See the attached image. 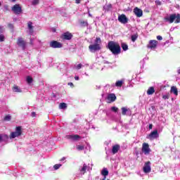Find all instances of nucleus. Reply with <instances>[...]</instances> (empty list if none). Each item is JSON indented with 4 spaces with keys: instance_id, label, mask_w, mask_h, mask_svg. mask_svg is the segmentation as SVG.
<instances>
[{
    "instance_id": "f257e3e1",
    "label": "nucleus",
    "mask_w": 180,
    "mask_h": 180,
    "mask_svg": "<svg viewBox=\"0 0 180 180\" xmlns=\"http://www.w3.org/2000/svg\"><path fill=\"white\" fill-rule=\"evenodd\" d=\"M108 49L114 56H119V54L122 53V48H120V44L113 41H110L108 42Z\"/></svg>"
},
{
    "instance_id": "f03ea898",
    "label": "nucleus",
    "mask_w": 180,
    "mask_h": 180,
    "mask_svg": "<svg viewBox=\"0 0 180 180\" xmlns=\"http://www.w3.org/2000/svg\"><path fill=\"white\" fill-rule=\"evenodd\" d=\"M166 22H169V23H180V14L179 13H173L171 14L169 17L165 18Z\"/></svg>"
},
{
    "instance_id": "7ed1b4c3",
    "label": "nucleus",
    "mask_w": 180,
    "mask_h": 180,
    "mask_svg": "<svg viewBox=\"0 0 180 180\" xmlns=\"http://www.w3.org/2000/svg\"><path fill=\"white\" fill-rule=\"evenodd\" d=\"M19 136H22L21 126H18L15 127V131L11 133L10 139H15V137H19Z\"/></svg>"
},
{
    "instance_id": "20e7f679",
    "label": "nucleus",
    "mask_w": 180,
    "mask_h": 180,
    "mask_svg": "<svg viewBox=\"0 0 180 180\" xmlns=\"http://www.w3.org/2000/svg\"><path fill=\"white\" fill-rule=\"evenodd\" d=\"M12 12L15 13V15H20L23 12L22 10V6H20V4H15L12 8H11Z\"/></svg>"
},
{
    "instance_id": "39448f33",
    "label": "nucleus",
    "mask_w": 180,
    "mask_h": 180,
    "mask_svg": "<svg viewBox=\"0 0 180 180\" xmlns=\"http://www.w3.org/2000/svg\"><path fill=\"white\" fill-rule=\"evenodd\" d=\"M142 153L145 154V155H148L151 152V150L150 149V145L147 143H143L142 144Z\"/></svg>"
},
{
    "instance_id": "423d86ee",
    "label": "nucleus",
    "mask_w": 180,
    "mask_h": 180,
    "mask_svg": "<svg viewBox=\"0 0 180 180\" xmlns=\"http://www.w3.org/2000/svg\"><path fill=\"white\" fill-rule=\"evenodd\" d=\"M102 49L101 45L98 44H91L89 46V50H90L91 53H95V51H99Z\"/></svg>"
},
{
    "instance_id": "0eeeda50",
    "label": "nucleus",
    "mask_w": 180,
    "mask_h": 180,
    "mask_svg": "<svg viewBox=\"0 0 180 180\" xmlns=\"http://www.w3.org/2000/svg\"><path fill=\"white\" fill-rule=\"evenodd\" d=\"M17 44L19 47H21L22 50H26V41L22 37H18L17 39Z\"/></svg>"
},
{
    "instance_id": "6e6552de",
    "label": "nucleus",
    "mask_w": 180,
    "mask_h": 180,
    "mask_svg": "<svg viewBox=\"0 0 180 180\" xmlns=\"http://www.w3.org/2000/svg\"><path fill=\"white\" fill-rule=\"evenodd\" d=\"M157 46H158V41L150 40L147 45V49H151V50H153L154 49H157Z\"/></svg>"
},
{
    "instance_id": "1a4fd4ad",
    "label": "nucleus",
    "mask_w": 180,
    "mask_h": 180,
    "mask_svg": "<svg viewBox=\"0 0 180 180\" xmlns=\"http://www.w3.org/2000/svg\"><path fill=\"white\" fill-rule=\"evenodd\" d=\"M158 137H160V134H158V130L155 129L150 132V134L148 135L147 139H149L150 140H154V139H158Z\"/></svg>"
},
{
    "instance_id": "9d476101",
    "label": "nucleus",
    "mask_w": 180,
    "mask_h": 180,
    "mask_svg": "<svg viewBox=\"0 0 180 180\" xmlns=\"http://www.w3.org/2000/svg\"><path fill=\"white\" fill-rule=\"evenodd\" d=\"M49 46L52 49H61V47H63V44L57 41H51L49 44Z\"/></svg>"
},
{
    "instance_id": "9b49d317",
    "label": "nucleus",
    "mask_w": 180,
    "mask_h": 180,
    "mask_svg": "<svg viewBox=\"0 0 180 180\" xmlns=\"http://www.w3.org/2000/svg\"><path fill=\"white\" fill-rule=\"evenodd\" d=\"M60 37L63 40H71V39L73 37V35L70 32H64Z\"/></svg>"
},
{
    "instance_id": "f8f14e48",
    "label": "nucleus",
    "mask_w": 180,
    "mask_h": 180,
    "mask_svg": "<svg viewBox=\"0 0 180 180\" xmlns=\"http://www.w3.org/2000/svg\"><path fill=\"white\" fill-rule=\"evenodd\" d=\"M151 162L150 161H148L145 163L143 167V172L145 174H148L149 172H151Z\"/></svg>"
},
{
    "instance_id": "ddd939ff",
    "label": "nucleus",
    "mask_w": 180,
    "mask_h": 180,
    "mask_svg": "<svg viewBox=\"0 0 180 180\" xmlns=\"http://www.w3.org/2000/svg\"><path fill=\"white\" fill-rule=\"evenodd\" d=\"M66 139H68V140H72V141H78V140L81 139V136L78 134L67 135Z\"/></svg>"
},
{
    "instance_id": "4468645a",
    "label": "nucleus",
    "mask_w": 180,
    "mask_h": 180,
    "mask_svg": "<svg viewBox=\"0 0 180 180\" xmlns=\"http://www.w3.org/2000/svg\"><path fill=\"white\" fill-rule=\"evenodd\" d=\"M118 20L120 23H127L129 22V19L126 17V15L122 14L118 16Z\"/></svg>"
},
{
    "instance_id": "2eb2a0df",
    "label": "nucleus",
    "mask_w": 180,
    "mask_h": 180,
    "mask_svg": "<svg viewBox=\"0 0 180 180\" xmlns=\"http://www.w3.org/2000/svg\"><path fill=\"white\" fill-rule=\"evenodd\" d=\"M134 13H135L137 18H141V16H143V10L139 8L138 7H136L134 9Z\"/></svg>"
},
{
    "instance_id": "dca6fc26",
    "label": "nucleus",
    "mask_w": 180,
    "mask_h": 180,
    "mask_svg": "<svg viewBox=\"0 0 180 180\" xmlns=\"http://www.w3.org/2000/svg\"><path fill=\"white\" fill-rule=\"evenodd\" d=\"M107 99L108 101H109L108 103H112V102H115V101H116L117 97L115 94H108Z\"/></svg>"
},
{
    "instance_id": "f3484780",
    "label": "nucleus",
    "mask_w": 180,
    "mask_h": 180,
    "mask_svg": "<svg viewBox=\"0 0 180 180\" xmlns=\"http://www.w3.org/2000/svg\"><path fill=\"white\" fill-rule=\"evenodd\" d=\"M119 150H120V146L119 144H116L112 146V154H117Z\"/></svg>"
},
{
    "instance_id": "a211bd4d",
    "label": "nucleus",
    "mask_w": 180,
    "mask_h": 180,
    "mask_svg": "<svg viewBox=\"0 0 180 180\" xmlns=\"http://www.w3.org/2000/svg\"><path fill=\"white\" fill-rule=\"evenodd\" d=\"M12 90L13 92L22 93V89H20V88L16 84L13 86Z\"/></svg>"
},
{
    "instance_id": "6ab92c4d",
    "label": "nucleus",
    "mask_w": 180,
    "mask_h": 180,
    "mask_svg": "<svg viewBox=\"0 0 180 180\" xmlns=\"http://www.w3.org/2000/svg\"><path fill=\"white\" fill-rule=\"evenodd\" d=\"M155 92V89H154L153 86H150L148 88L147 91V95H153Z\"/></svg>"
},
{
    "instance_id": "aec40b11",
    "label": "nucleus",
    "mask_w": 180,
    "mask_h": 180,
    "mask_svg": "<svg viewBox=\"0 0 180 180\" xmlns=\"http://www.w3.org/2000/svg\"><path fill=\"white\" fill-rule=\"evenodd\" d=\"M171 92L172 94H174V95L178 96V89L176 88V86H172L171 87Z\"/></svg>"
},
{
    "instance_id": "412c9836",
    "label": "nucleus",
    "mask_w": 180,
    "mask_h": 180,
    "mask_svg": "<svg viewBox=\"0 0 180 180\" xmlns=\"http://www.w3.org/2000/svg\"><path fill=\"white\" fill-rule=\"evenodd\" d=\"M139 39V34H135L131 36V40L134 43Z\"/></svg>"
},
{
    "instance_id": "4be33fe9",
    "label": "nucleus",
    "mask_w": 180,
    "mask_h": 180,
    "mask_svg": "<svg viewBox=\"0 0 180 180\" xmlns=\"http://www.w3.org/2000/svg\"><path fill=\"white\" fill-rule=\"evenodd\" d=\"M121 47L124 51H127V50H129V46L125 43H122Z\"/></svg>"
},
{
    "instance_id": "5701e85b",
    "label": "nucleus",
    "mask_w": 180,
    "mask_h": 180,
    "mask_svg": "<svg viewBox=\"0 0 180 180\" xmlns=\"http://www.w3.org/2000/svg\"><path fill=\"white\" fill-rule=\"evenodd\" d=\"M103 8H104V10L105 12H109V11H110V9H112V5L110 4L105 6Z\"/></svg>"
},
{
    "instance_id": "b1692460",
    "label": "nucleus",
    "mask_w": 180,
    "mask_h": 180,
    "mask_svg": "<svg viewBox=\"0 0 180 180\" xmlns=\"http://www.w3.org/2000/svg\"><path fill=\"white\" fill-rule=\"evenodd\" d=\"M94 43V44H99V46H101V44H102V40L101 39V37H96Z\"/></svg>"
},
{
    "instance_id": "393cba45",
    "label": "nucleus",
    "mask_w": 180,
    "mask_h": 180,
    "mask_svg": "<svg viewBox=\"0 0 180 180\" xmlns=\"http://www.w3.org/2000/svg\"><path fill=\"white\" fill-rule=\"evenodd\" d=\"M102 175H103V176H108V175H109V171H108L107 169H103L101 172Z\"/></svg>"
},
{
    "instance_id": "a878e982",
    "label": "nucleus",
    "mask_w": 180,
    "mask_h": 180,
    "mask_svg": "<svg viewBox=\"0 0 180 180\" xmlns=\"http://www.w3.org/2000/svg\"><path fill=\"white\" fill-rule=\"evenodd\" d=\"M121 110H122V115L123 116H125L126 113H127V112L129 111V109H127V108H124V107H122V108H121Z\"/></svg>"
},
{
    "instance_id": "bb28decb",
    "label": "nucleus",
    "mask_w": 180,
    "mask_h": 180,
    "mask_svg": "<svg viewBox=\"0 0 180 180\" xmlns=\"http://www.w3.org/2000/svg\"><path fill=\"white\" fill-rule=\"evenodd\" d=\"M11 119H12V117L9 115H7L4 117V122H11Z\"/></svg>"
},
{
    "instance_id": "cd10ccee",
    "label": "nucleus",
    "mask_w": 180,
    "mask_h": 180,
    "mask_svg": "<svg viewBox=\"0 0 180 180\" xmlns=\"http://www.w3.org/2000/svg\"><path fill=\"white\" fill-rule=\"evenodd\" d=\"M86 168H88V166L86 165V164H84L82 168L80 170L81 172L85 174V172H86Z\"/></svg>"
},
{
    "instance_id": "c85d7f7f",
    "label": "nucleus",
    "mask_w": 180,
    "mask_h": 180,
    "mask_svg": "<svg viewBox=\"0 0 180 180\" xmlns=\"http://www.w3.org/2000/svg\"><path fill=\"white\" fill-rule=\"evenodd\" d=\"M28 29L30 30V34H33V25H32V23L28 24Z\"/></svg>"
},
{
    "instance_id": "c756f323",
    "label": "nucleus",
    "mask_w": 180,
    "mask_h": 180,
    "mask_svg": "<svg viewBox=\"0 0 180 180\" xmlns=\"http://www.w3.org/2000/svg\"><path fill=\"white\" fill-rule=\"evenodd\" d=\"M27 84H32L33 82V78L30 76H27Z\"/></svg>"
},
{
    "instance_id": "7c9ffc66",
    "label": "nucleus",
    "mask_w": 180,
    "mask_h": 180,
    "mask_svg": "<svg viewBox=\"0 0 180 180\" xmlns=\"http://www.w3.org/2000/svg\"><path fill=\"white\" fill-rule=\"evenodd\" d=\"M123 85V81H117L115 83V86H120L122 87V86Z\"/></svg>"
},
{
    "instance_id": "2f4dec72",
    "label": "nucleus",
    "mask_w": 180,
    "mask_h": 180,
    "mask_svg": "<svg viewBox=\"0 0 180 180\" xmlns=\"http://www.w3.org/2000/svg\"><path fill=\"white\" fill-rule=\"evenodd\" d=\"M39 4H40V0H33L32 1V5H33V6H36V5H39Z\"/></svg>"
},
{
    "instance_id": "473e14b6",
    "label": "nucleus",
    "mask_w": 180,
    "mask_h": 180,
    "mask_svg": "<svg viewBox=\"0 0 180 180\" xmlns=\"http://www.w3.org/2000/svg\"><path fill=\"white\" fill-rule=\"evenodd\" d=\"M59 107L60 109H65L67 108V104L65 103H61Z\"/></svg>"
},
{
    "instance_id": "72a5a7b5",
    "label": "nucleus",
    "mask_w": 180,
    "mask_h": 180,
    "mask_svg": "<svg viewBox=\"0 0 180 180\" xmlns=\"http://www.w3.org/2000/svg\"><path fill=\"white\" fill-rule=\"evenodd\" d=\"M84 148H85V147L84 146L78 145L77 146V150H78L79 151H82V150H84Z\"/></svg>"
},
{
    "instance_id": "f704fd0d",
    "label": "nucleus",
    "mask_w": 180,
    "mask_h": 180,
    "mask_svg": "<svg viewBox=\"0 0 180 180\" xmlns=\"http://www.w3.org/2000/svg\"><path fill=\"white\" fill-rule=\"evenodd\" d=\"M111 110L115 112V113H117V112H119V108L117 107L113 106L111 108Z\"/></svg>"
},
{
    "instance_id": "c9c22d12",
    "label": "nucleus",
    "mask_w": 180,
    "mask_h": 180,
    "mask_svg": "<svg viewBox=\"0 0 180 180\" xmlns=\"http://www.w3.org/2000/svg\"><path fill=\"white\" fill-rule=\"evenodd\" d=\"M5 41V35L0 34V42Z\"/></svg>"
},
{
    "instance_id": "e433bc0d",
    "label": "nucleus",
    "mask_w": 180,
    "mask_h": 180,
    "mask_svg": "<svg viewBox=\"0 0 180 180\" xmlns=\"http://www.w3.org/2000/svg\"><path fill=\"white\" fill-rule=\"evenodd\" d=\"M61 167V164H56L53 166L54 169H58Z\"/></svg>"
},
{
    "instance_id": "4c0bfd02",
    "label": "nucleus",
    "mask_w": 180,
    "mask_h": 180,
    "mask_svg": "<svg viewBox=\"0 0 180 180\" xmlns=\"http://www.w3.org/2000/svg\"><path fill=\"white\" fill-rule=\"evenodd\" d=\"M162 99H164L165 101L167 100V99H169V94L164 95L162 96Z\"/></svg>"
},
{
    "instance_id": "58836bf2",
    "label": "nucleus",
    "mask_w": 180,
    "mask_h": 180,
    "mask_svg": "<svg viewBox=\"0 0 180 180\" xmlns=\"http://www.w3.org/2000/svg\"><path fill=\"white\" fill-rule=\"evenodd\" d=\"M3 140H8L9 136L7 134L2 135Z\"/></svg>"
},
{
    "instance_id": "ea45409f",
    "label": "nucleus",
    "mask_w": 180,
    "mask_h": 180,
    "mask_svg": "<svg viewBox=\"0 0 180 180\" xmlns=\"http://www.w3.org/2000/svg\"><path fill=\"white\" fill-rule=\"evenodd\" d=\"M82 68V64L79 63L77 66V70H81Z\"/></svg>"
},
{
    "instance_id": "a19ab883",
    "label": "nucleus",
    "mask_w": 180,
    "mask_h": 180,
    "mask_svg": "<svg viewBox=\"0 0 180 180\" xmlns=\"http://www.w3.org/2000/svg\"><path fill=\"white\" fill-rule=\"evenodd\" d=\"M68 85H69V86H70L71 88H74V84L72 82L68 83Z\"/></svg>"
},
{
    "instance_id": "79ce46f5",
    "label": "nucleus",
    "mask_w": 180,
    "mask_h": 180,
    "mask_svg": "<svg viewBox=\"0 0 180 180\" xmlns=\"http://www.w3.org/2000/svg\"><path fill=\"white\" fill-rule=\"evenodd\" d=\"M155 2V4H156V5L161 6V1H158V0H156Z\"/></svg>"
},
{
    "instance_id": "37998d69",
    "label": "nucleus",
    "mask_w": 180,
    "mask_h": 180,
    "mask_svg": "<svg viewBox=\"0 0 180 180\" xmlns=\"http://www.w3.org/2000/svg\"><path fill=\"white\" fill-rule=\"evenodd\" d=\"M4 30L2 27H0V34H2V33H4Z\"/></svg>"
},
{
    "instance_id": "c03bdc74",
    "label": "nucleus",
    "mask_w": 180,
    "mask_h": 180,
    "mask_svg": "<svg viewBox=\"0 0 180 180\" xmlns=\"http://www.w3.org/2000/svg\"><path fill=\"white\" fill-rule=\"evenodd\" d=\"M31 116H32V117H36V112H32L31 113Z\"/></svg>"
},
{
    "instance_id": "a18cd8bd",
    "label": "nucleus",
    "mask_w": 180,
    "mask_h": 180,
    "mask_svg": "<svg viewBox=\"0 0 180 180\" xmlns=\"http://www.w3.org/2000/svg\"><path fill=\"white\" fill-rule=\"evenodd\" d=\"M157 39H158V40H162V37L158 35V36L157 37Z\"/></svg>"
},
{
    "instance_id": "49530a36",
    "label": "nucleus",
    "mask_w": 180,
    "mask_h": 180,
    "mask_svg": "<svg viewBox=\"0 0 180 180\" xmlns=\"http://www.w3.org/2000/svg\"><path fill=\"white\" fill-rule=\"evenodd\" d=\"M75 81H79V77L75 76Z\"/></svg>"
},
{
    "instance_id": "de8ad7c7",
    "label": "nucleus",
    "mask_w": 180,
    "mask_h": 180,
    "mask_svg": "<svg viewBox=\"0 0 180 180\" xmlns=\"http://www.w3.org/2000/svg\"><path fill=\"white\" fill-rule=\"evenodd\" d=\"M153 129V124H149V130H151Z\"/></svg>"
},
{
    "instance_id": "09e8293b",
    "label": "nucleus",
    "mask_w": 180,
    "mask_h": 180,
    "mask_svg": "<svg viewBox=\"0 0 180 180\" xmlns=\"http://www.w3.org/2000/svg\"><path fill=\"white\" fill-rule=\"evenodd\" d=\"M75 4H81V0H75Z\"/></svg>"
},
{
    "instance_id": "8fccbe9b",
    "label": "nucleus",
    "mask_w": 180,
    "mask_h": 180,
    "mask_svg": "<svg viewBox=\"0 0 180 180\" xmlns=\"http://www.w3.org/2000/svg\"><path fill=\"white\" fill-rule=\"evenodd\" d=\"M2 140H4L3 137H2V134H0V143H1V141H2Z\"/></svg>"
},
{
    "instance_id": "3c124183",
    "label": "nucleus",
    "mask_w": 180,
    "mask_h": 180,
    "mask_svg": "<svg viewBox=\"0 0 180 180\" xmlns=\"http://www.w3.org/2000/svg\"><path fill=\"white\" fill-rule=\"evenodd\" d=\"M52 32H53V33H56V28H53V29H52Z\"/></svg>"
},
{
    "instance_id": "603ef678",
    "label": "nucleus",
    "mask_w": 180,
    "mask_h": 180,
    "mask_svg": "<svg viewBox=\"0 0 180 180\" xmlns=\"http://www.w3.org/2000/svg\"><path fill=\"white\" fill-rule=\"evenodd\" d=\"M13 25L12 24H9V25H8V27H13Z\"/></svg>"
},
{
    "instance_id": "864d4df0",
    "label": "nucleus",
    "mask_w": 180,
    "mask_h": 180,
    "mask_svg": "<svg viewBox=\"0 0 180 180\" xmlns=\"http://www.w3.org/2000/svg\"><path fill=\"white\" fill-rule=\"evenodd\" d=\"M65 160V158H63L61 160H60V161H64Z\"/></svg>"
},
{
    "instance_id": "5fc2aeb1",
    "label": "nucleus",
    "mask_w": 180,
    "mask_h": 180,
    "mask_svg": "<svg viewBox=\"0 0 180 180\" xmlns=\"http://www.w3.org/2000/svg\"><path fill=\"white\" fill-rule=\"evenodd\" d=\"M10 1H11V2H15L16 1V0H10Z\"/></svg>"
},
{
    "instance_id": "6e6d98bb",
    "label": "nucleus",
    "mask_w": 180,
    "mask_h": 180,
    "mask_svg": "<svg viewBox=\"0 0 180 180\" xmlns=\"http://www.w3.org/2000/svg\"><path fill=\"white\" fill-rule=\"evenodd\" d=\"M178 74H179L180 75V69L178 70Z\"/></svg>"
},
{
    "instance_id": "4d7b16f0",
    "label": "nucleus",
    "mask_w": 180,
    "mask_h": 180,
    "mask_svg": "<svg viewBox=\"0 0 180 180\" xmlns=\"http://www.w3.org/2000/svg\"><path fill=\"white\" fill-rule=\"evenodd\" d=\"M2 4H1V2H0V6H1Z\"/></svg>"
}]
</instances>
